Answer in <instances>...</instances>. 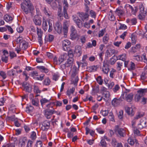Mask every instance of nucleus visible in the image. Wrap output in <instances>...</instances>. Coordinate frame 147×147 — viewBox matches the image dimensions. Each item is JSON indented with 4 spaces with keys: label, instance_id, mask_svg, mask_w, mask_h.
I'll return each instance as SVG.
<instances>
[{
    "label": "nucleus",
    "instance_id": "20e7f679",
    "mask_svg": "<svg viewBox=\"0 0 147 147\" xmlns=\"http://www.w3.org/2000/svg\"><path fill=\"white\" fill-rule=\"evenodd\" d=\"M56 113V111H55L54 109L52 107H51V109H47L45 110V115L47 119H50L52 115Z\"/></svg>",
    "mask_w": 147,
    "mask_h": 147
},
{
    "label": "nucleus",
    "instance_id": "6e6d98bb",
    "mask_svg": "<svg viewBox=\"0 0 147 147\" xmlns=\"http://www.w3.org/2000/svg\"><path fill=\"white\" fill-rule=\"evenodd\" d=\"M16 41L17 44H18L19 43H21V42L22 43L24 41L22 40V37L19 36L16 40Z\"/></svg>",
    "mask_w": 147,
    "mask_h": 147
},
{
    "label": "nucleus",
    "instance_id": "13d9d810",
    "mask_svg": "<svg viewBox=\"0 0 147 147\" xmlns=\"http://www.w3.org/2000/svg\"><path fill=\"white\" fill-rule=\"evenodd\" d=\"M97 66H93L90 67V71L91 72L95 71L97 70Z\"/></svg>",
    "mask_w": 147,
    "mask_h": 147
},
{
    "label": "nucleus",
    "instance_id": "bb28decb",
    "mask_svg": "<svg viewBox=\"0 0 147 147\" xmlns=\"http://www.w3.org/2000/svg\"><path fill=\"white\" fill-rule=\"evenodd\" d=\"M69 21L67 20H65L63 23V30L65 33H67V25L68 24Z\"/></svg>",
    "mask_w": 147,
    "mask_h": 147
},
{
    "label": "nucleus",
    "instance_id": "7ed1b4c3",
    "mask_svg": "<svg viewBox=\"0 0 147 147\" xmlns=\"http://www.w3.org/2000/svg\"><path fill=\"white\" fill-rule=\"evenodd\" d=\"M140 13L138 16L140 20H144L146 15V12L145 11L144 7L142 4L139 5Z\"/></svg>",
    "mask_w": 147,
    "mask_h": 147
},
{
    "label": "nucleus",
    "instance_id": "f03ea898",
    "mask_svg": "<svg viewBox=\"0 0 147 147\" xmlns=\"http://www.w3.org/2000/svg\"><path fill=\"white\" fill-rule=\"evenodd\" d=\"M51 20H46L45 19L43 20L42 26L44 30L46 31L49 27L48 31L51 32L53 30L52 23H51Z\"/></svg>",
    "mask_w": 147,
    "mask_h": 147
},
{
    "label": "nucleus",
    "instance_id": "c756f323",
    "mask_svg": "<svg viewBox=\"0 0 147 147\" xmlns=\"http://www.w3.org/2000/svg\"><path fill=\"white\" fill-rule=\"evenodd\" d=\"M137 48H136V47H131V52L134 53L138 51L139 49L140 48V45L139 44H138L137 45Z\"/></svg>",
    "mask_w": 147,
    "mask_h": 147
},
{
    "label": "nucleus",
    "instance_id": "c85d7f7f",
    "mask_svg": "<svg viewBox=\"0 0 147 147\" xmlns=\"http://www.w3.org/2000/svg\"><path fill=\"white\" fill-rule=\"evenodd\" d=\"M54 38V36L51 34H49L48 36H46L45 38V41L49 42H52Z\"/></svg>",
    "mask_w": 147,
    "mask_h": 147
},
{
    "label": "nucleus",
    "instance_id": "4be33fe9",
    "mask_svg": "<svg viewBox=\"0 0 147 147\" xmlns=\"http://www.w3.org/2000/svg\"><path fill=\"white\" fill-rule=\"evenodd\" d=\"M67 56V55L66 53H65L63 55H61L59 57L57 61V63L60 64L63 62V61L65 60Z\"/></svg>",
    "mask_w": 147,
    "mask_h": 147
},
{
    "label": "nucleus",
    "instance_id": "ea45409f",
    "mask_svg": "<svg viewBox=\"0 0 147 147\" xmlns=\"http://www.w3.org/2000/svg\"><path fill=\"white\" fill-rule=\"evenodd\" d=\"M126 58V55L123 54L122 55L119 56L117 57V59L121 60L124 61L125 60Z\"/></svg>",
    "mask_w": 147,
    "mask_h": 147
},
{
    "label": "nucleus",
    "instance_id": "ddd939ff",
    "mask_svg": "<svg viewBox=\"0 0 147 147\" xmlns=\"http://www.w3.org/2000/svg\"><path fill=\"white\" fill-rule=\"evenodd\" d=\"M33 21L36 25H40L41 23V19L38 15H35L33 19Z\"/></svg>",
    "mask_w": 147,
    "mask_h": 147
},
{
    "label": "nucleus",
    "instance_id": "c03bdc74",
    "mask_svg": "<svg viewBox=\"0 0 147 147\" xmlns=\"http://www.w3.org/2000/svg\"><path fill=\"white\" fill-rule=\"evenodd\" d=\"M97 82L100 85H102L103 83V80L101 76H98L96 79Z\"/></svg>",
    "mask_w": 147,
    "mask_h": 147
},
{
    "label": "nucleus",
    "instance_id": "2f4dec72",
    "mask_svg": "<svg viewBox=\"0 0 147 147\" xmlns=\"http://www.w3.org/2000/svg\"><path fill=\"white\" fill-rule=\"evenodd\" d=\"M133 95L132 93H130L127 95L126 98L125 100L129 102H131L133 98Z\"/></svg>",
    "mask_w": 147,
    "mask_h": 147
},
{
    "label": "nucleus",
    "instance_id": "72a5a7b5",
    "mask_svg": "<svg viewBox=\"0 0 147 147\" xmlns=\"http://www.w3.org/2000/svg\"><path fill=\"white\" fill-rule=\"evenodd\" d=\"M75 90V88L74 87H72L69 90H68L66 92V94L69 97L71 94H73Z\"/></svg>",
    "mask_w": 147,
    "mask_h": 147
},
{
    "label": "nucleus",
    "instance_id": "338daca9",
    "mask_svg": "<svg viewBox=\"0 0 147 147\" xmlns=\"http://www.w3.org/2000/svg\"><path fill=\"white\" fill-rule=\"evenodd\" d=\"M130 22L132 25H135L137 23V19L136 18H133L131 20Z\"/></svg>",
    "mask_w": 147,
    "mask_h": 147
},
{
    "label": "nucleus",
    "instance_id": "393cba45",
    "mask_svg": "<svg viewBox=\"0 0 147 147\" xmlns=\"http://www.w3.org/2000/svg\"><path fill=\"white\" fill-rule=\"evenodd\" d=\"M129 71L134 70L135 68V65L132 62H130L127 67Z\"/></svg>",
    "mask_w": 147,
    "mask_h": 147
},
{
    "label": "nucleus",
    "instance_id": "e433bc0d",
    "mask_svg": "<svg viewBox=\"0 0 147 147\" xmlns=\"http://www.w3.org/2000/svg\"><path fill=\"white\" fill-rule=\"evenodd\" d=\"M63 10H67L68 7V4L67 0H63Z\"/></svg>",
    "mask_w": 147,
    "mask_h": 147
},
{
    "label": "nucleus",
    "instance_id": "5fc2aeb1",
    "mask_svg": "<svg viewBox=\"0 0 147 147\" xmlns=\"http://www.w3.org/2000/svg\"><path fill=\"white\" fill-rule=\"evenodd\" d=\"M109 38L107 35H105L103 38V42L105 44H107Z\"/></svg>",
    "mask_w": 147,
    "mask_h": 147
},
{
    "label": "nucleus",
    "instance_id": "39448f33",
    "mask_svg": "<svg viewBox=\"0 0 147 147\" xmlns=\"http://www.w3.org/2000/svg\"><path fill=\"white\" fill-rule=\"evenodd\" d=\"M115 132L117 131L118 134L120 137H124L126 135L125 131L123 128L118 127V125H116L115 127Z\"/></svg>",
    "mask_w": 147,
    "mask_h": 147
},
{
    "label": "nucleus",
    "instance_id": "0e129e2a",
    "mask_svg": "<svg viewBox=\"0 0 147 147\" xmlns=\"http://www.w3.org/2000/svg\"><path fill=\"white\" fill-rule=\"evenodd\" d=\"M17 30L18 32L21 33L22 32L23 30V28L22 26H19L17 28Z\"/></svg>",
    "mask_w": 147,
    "mask_h": 147
},
{
    "label": "nucleus",
    "instance_id": "4d7b16f0",
    "mask_svg": "<svg viewBox=\"0 0 147 147\" xmlns=\"http://www.w3.org/2000/svg\"><path fill=\"white\" fill-rule=\"evenodd\" d=\"M133 59H134L136 60L137 61H140L141 60V57L139 55L134 56Z\"/></svg>",
    "mask_w": 147,
    "mask_h": 147
},
{
    "label": "nucleus",
    "instance_id": "58836bf2",
    "mask_svg": "<svg viewBox=\"0 0 147 147\" xmlns=\"http://www.w3.org/2000/svg\"><path fill=\"white\" fill-rule=\"evenodd\" d=\"M144 115V113L143 112H139L137 113V115L134 117V119H137L143 117Z\"/></svg>",
    "mask_w": 147,
    "mask_h": 147
},
{
    "label": "nucleus",
    "instance_id": "49530a36",
    "mask_svg": "<svg viewBox=\"0 0 147 147\" xmlns=\"http://www.w3.org/2000/svg\"><path fill=\"white\" fill-rule=\"evenodd\" d=\"M33 109V107L31 106H27L26 107V111L27 113H29L30 111H32Z\"/></svg>",
    "mask_w": 147,
    "mask_h": 147
},
{
    "label": "nucleus",
    "instance_id": "f3484780",
    "mask_svg": "<svg viewBox=\"0 0 147 147\" xmlns=\"http://www.w3.org/2000/svg\"><path fill=\"white\" fill-rule=\"evenodd\" d=\"M141 126L142 127H145L147 126V121L145 118H143L140 120V123L138 125L139 128H141Z\"/></svg>",
    "mask_w": 147,
    "mask_h": 147
},
{
    "label": "nucleus",
    "instance_id": "a19ab883",
    "mask_svg": "<svg viewBox=\"0 0 147 147\" xmlns=\"http://www.w3.org/2000/svg\"><path fill=\"white\" fill-rule=\"evenodd\" d=\"M147 78V71H144L142 72L141 75V79L144 80Z\"/></svg>",
    "mask_w": 147,
    "mask_h": 147
},
{
    "label": "nucleus",
    "instance_id": "2eb2a0df",
    "mask_svg": "<svg viewBox=\"0 0 147 147\" xmlns=\"http://www.w3.org/2000/svg\"><path fill=\"white\" fill-rule=\"evenodd\" d=\"M54 28L57 32L59 34L61 32L62 26L61 24L58 22H57L54 26Z\"/></svg>",
    "mask_w": 147,
    "mask_h": 147
},
{
    "label": "nucleus",
    "instance_id": "a211bd4d",
    "mask_svg": "<svg viewBox=\"0 0 147 147\" xmlns=\"http://www.w3.org/2000/svg\"><path fill=\"white\" fill-rule=\"evenodd\" d=\"M43 10L46 15L50 18H52V13L48 8L44 7Z\"/></svg>",
    "mask_w": 147,
    "mask_h": 147
},
{
    "label": "nucleus",
    "instance_id": "4c0bfd02",
    "mask_svg": "<svg viewBox=\"0 0 147 147\" xmlns=\"http://www.w3.org/2000/svg\"><path fill=\"white\" fill-rule=\"evenodd\" d=\"M103 94L104 95V96L106 98V99H105V98H103L105 100H106V99L108 98L110 96V93L108 91L103 92Z\"/></svg>",
    "mask_w": 147,
    "mask_h": 147
},
{
    "label": "nucleus",
    "instance_id": "69168bd1",
    "mask_svg": "<svg viewBox=\"0 0 147 147\" xmlns=\"http://www.w3.org/2000/svg\"><path fill=\"white\" fill-rule=\"evenodd\" d=\"M116 13L119 16L122 15L123 13L122 10L118 9H116Z\"/></svg>",
    "mask_w": 147,
    "mask_h": 147
},
{
    "label": "nucleus",
    "instance_id": "052dcab7",
    "mask_svg": "<svg viewBox=\"0 0 147 147\" xmlns=\"http://www.w3.org/2000/svg\"><path fill=\"white\" fill-rule=\"evenodd\" d=\"M8 56L2 55L1 58L2 61L6 63H7L8 61Z\"/></svg>",
    "mask_w": 147,
    "mask_h": 147
},
{
    "label": "nucleus",
    "instance_id": "f8f14e48",
    "mask_svg": "<svg viewBox=\"0 0 147 147\" xmlns=\"http://www.w3.org/2000/svg\"><path fill=\"white\" fill-rule=\"evenodd\" d=\"M73 17L74 21L78 27L80 28H81L82 26V22L77 16H73Z\"/></svg>",
    "mask_w": 147,
    "mask_h": 147
},
{
    "label": "nucleus",
    "instance_id": "b1692460",
    "mask_svg": "<svg viewBox=\"0 0 147 147\" xmlns=\"http://www.w3.org/2000/svg\"><path fill=\"white\" fill-rule=\"evenodd\" d=\"M128 143L131 145L133 146L135 143H137L138 141L135 139L129 137L127 140Z\"/></svg>",
    "mask_w": 147,
    "mask_h": 147
},
{
    "label": "nucleus",
    "instance_id": "a18cd8bd",
    "mask_svg": "<svg viewBox=\"0 0 147 147\" xmlns=\"http://www.w3.org/2000/svg\"><path fill=\"white\" fill-rule=\"evenodd\" d=\"M74 70L73 71L72 73V76L73 77H74L76 76L77 74V71L78 70V69L76 67H73Z\"/></svg>",
    "mask_w": 147,
    "mask_h": 147
},
{
    "label": "nucleus",
    "instance_id": "cd10ccee",
    "mask_svg": "<svg viewBox=\"0 0 147 147\" xmlns=\"http://www.w3.org/2000/svg\"><path fill=\"white\" fill-rule=\"evenodd\" d=\"M77 63L79 67L81 65L82 67H84L87 66V62L86 60H82L80 62L79 61H77Z\"/></svg>",
    "mask_w": 147,
    "mask_h": 147
},
{
    "label": "nucleus",
    "instance_id": "473e14b6",
    "mask_svg": "<svg viewBox=\"0 0 147 147\" xmlns=\"http://www.w3.org/2000/svg\"><path fill=\"white\" fill-rule=\"evenodd\" d=\"M37 68L40 70L41 71L44 72L45 73H47L48 72V69L43 66H39L37 67Z\"/></svg>",
    "mask_w": 147,
    "mask_h": 147
},
{
    "label": "nucleus",
    "instance_id": "603ef678",
    "mask_svg": "<svg viewBox=\"0 0 147 147\" xmlns=\"http://www.w3.org/2000/svg\"><path fill=\"white\" fill-rule=\"evenodd\" d=\"M117 69L119 70H120L121 69V67L122 66L123 63L121 62H118L117 63Z\"/></svg>",
    "mask_w": 147,
    "mask_h": 147
},
{
    "label": "nucleus",
    "instance_id": "6e6552de",
    "mask_svg": "<svg viewBox=\"0 0 147 147\" xmlns=\"http://www.w3.org/2000/svg\"><path fill=\"white\" fill-rule=\"evenodd\" d=\"M109 67V66L107 61H104L103 62L102 71L104 74H107L108 73L110 70Z\"/></svg>",
    "mask_w": 147,
    "mask_h": 147
},
{
    "label": "nucleus",
    "instance_id": "4468645a",
    "mask_svg": "<svg viewBox=\"0 0 147 147\" xmlns=\"http://www.w3.org/2000/svg\"><path fill=\"white\" fill-rule=\"evenodd\" d=\"M122 100L121 98H115L112 101V105L114 107L117 106L119 105Z\"/></svg>",
    "mask_w": 147,
    "mask_h": 147
},
{
    "label": "nucleus",
    "instance_id": "9d476101",
    "mask_svg": "<svg viewBox=\"0 0 147 147\" xmlns=\"http://www.w3.org/2000/svg\"><path fill=\"white\" fill-rule=\"evenodd\" d=\"M22 86L24 88V90L27 92L29 93L31 92L32 87L31 85L26 82H24L22 83Z\"/></svg>",
    "mask_w": 147,
    "mask_h": 147
},
{
    "label": "nucleus",
    "instance_id": "37998d69",
    "mask_svg": "<svg viewBox=\"0 0 147 147\" xmlns=\"http://www.w3.org/2000/svg\"><path fill=\"white\" fill-rule=\"evenodd\" d=\"M50 83V80L48 78H47L45 79V80L44 81L43 84L44 85H45L48 86L49 85Z\"/></svg>",
    "mask_w": 147,
    "mask_h": 147
},
{
    "label": "nucleus",
    "instance_id": "09e8293b",
    "mask_svg": "<svg viewBox=\"0 0 147 147\" xmlns=\"http://www.w3.org/2000/svg\"><path fill=\"white\" fill-rule=\"evenodd\" d=\"M68 55L69 58H73L74 56L73 52L72 49H70L68 52Z\"/></svg>",
    "mask_w": 147,
    "mask_h": 147
},
{
    "label": "nucleus",
    "instance_id": "a878e982",
    "mask_svg": "<svg viewBox=\"0 0 147 147\" xmlns=\"http://www.w3.org/2000/svg\"><path fill=\"white\" fill-rule=\"evenodd\" d=\"M125 111L127 113L131 116H132L134 114V113L132 108L127 107L125 108Z\"/></svg>",
    "mask_w": 147,
    "mask_h": 147
},
{
    "label": "nucleus",
    "instance_id": "1a4fd4ad",
    "mask_svg": "<svg viewBox=\"0 0 147 147\" xmlns=\"http://www.w3.org/2000/svg\"><path fill=\"white\" fill-rule=\"evenodd\" d=\"M50 122L48 121H44L42 124L41 129L43 131H47L50 127Z\"/></svg>",
    "mask_w": 147,
    "mask_h": 147
},
{
    "label": "nucleus",
    "instance_id": "3c124183",
    "mask_svg": "<svg viewBox=\"0 0 147 147\" xmlns=\"http://www.w3.org/2000/svg\"><path fill=\"white\" fill-rule=\"evenodd\" d=\"M120 88V87L118 85H115V87L112 89L113 91L114 92H116Z\"/></svg>",
    "mask_w": 147,
    "mask_h": 147
},
{
    "label": "nucleus",
    "instance_id": "423d86ee",
    "mask_svg": "<svg viewBox=\"0 0 147 147\" xmlns=\"http://www.w3.org/2000/svg\"><path fill=\"white\" fill-rule=\"evenodd\" d=\"M145 89H140L137 91V93L135 96L136 100L139 101L140 98L144 96V93L146 92Z\"/></svg>",
    "mask_w": 147,
    "mask_h": 147
},
{
    "label": "nucleus",
    "instance_id": "c9c22d12",
    "mask_svg": "<svg viewBox=\"0 0 147 147\" xmlns=\"http://www.w3.org/2000/svg\"><path fill=\"white\" fill-rule=\"evenodd\" d=\"M127 7L129 9H130L132 13H135L136 11L137 8L136 7H135V9H134L129 4L127 5Z\"/></svg>",
    "mask_w": 147,
    "mask_h": 147
},
{
    "label": "nucleus",
    "instance_id": "de8ad7c7",
    "mask_svg": "<svg viewBox=\"0 0 147 147\" xmlns=\"http://www.w3.org/2000/svg\"><path fill=\"white\" fill-rule=\"evenodd\" d=\"M58 19L60 20H62L63 19V16L62 14L61 13V11H58Z\"/></svg>",
    "mask_w": 147,
    "mask_h": 147
},
{
    "label": "nucleus",
    "instance_id": "0eeeda50",
    "mask_svg": "<svg viewBox=\"0 0 147 147\" xmlns=\"http://www.w3.org/2000/svg\"><path fill=\"white\" fill-rule=\"evenodd\" d=\"M37 34L38 36V41L40 45H42L43 44V41L42 36L43 35V32L41 29L37 27Z\"/></svg>",
    "mask_w": 147,
    "mask_h": 147
},
{
    "label": "nucleus",
    "instance_id": "9b49d317",
    "mask_svg": "<svg viewBox=\"0 0 147 147\" xmlns=\"http://www.w3.org/2000/svg\"><path fill=\"white\" fill-rule=\"evenodd\" d=\"M62 44L63 49L65 51H67L68 49L69 48L70 42L69 40L66 39L62 41Z\"/></svg>",
    "mask_w": 147,
    "mask_h": 147
},
{
    "label": "nucleus",
    "instance_id": "680f3d73",
    "mask_svg": "<svg viewBox=\"0 0 147 147\" xmlns=\"http://www.w3.org/2000/svg\"><path fill=\"white\" fill-rule=\"evenodd\" d=\"M49 100L45 98L42 99L40 101L41 104L42 106L45 103L47 102Z\"/></svg>",
    "mask_w": 147,
    "mask_h": 147
},
{
    "label": "nucleus",
    "instance_id": "79ce46f5",
    "mask_svg": "<svg viewBox=\"0 0 147 147\" xmlns=\"http://www.w3.org/2000/svg\"><path fill=\"white\" fill-rule=\"evenodd\" d=\"M117 60V59L115 58V56L114 55L110 59V61L111 64V65L114 64Z\"/></svg>",
    "mask_w": 147,
    "mask_h": 147
},
{
    "label": "nucleus",
    "instance_id": "774afa93",
    "mask_svg": "<svg viewBox=\"0 0 147 147\" xmlns=\"http://www.w3.org/2000/svg\"><path fill=\"white\" fill-rule=\"evenodd\" d=\"M42 146V142L40 141H38L37 142L36 144V147H41Z\"/></svg>",
    "mask_w": 147,
    "mask_h": 147
},
{
    "label": "nucleus",
    "instance_id": "6ab92c4d",
    "mask_svg": "<svg viewBox=\"0 0 147 147\" xmlns=\"http://www.w3.org/2000/svg\"><path fill=\"white\" fill-rule=\"evenodd\" d=\"M81 47L78 46L76 45L75 47L74 52L77 53L78 56H80L82 54V51Z\"/></svg>",
    "mask_w": 147,
    "mask_h": 147
},
{
    "label": "nucleus",
    "instance_id": "f704fd0d",
    "mask_svg": "<svg viewBox=\"0 0 147 147\" xmlns=\"http://www.w3.org/2000/svg\"><path fill=\"white\" fill-rule=\"evenodd\" d=\"M4 19L6 22H8L12 20V18L10 15L7 14L4 16Z\"/></svg>",
    "mask_w": 147,
    "mask_h": 147
},
{
    "label": "nucleus",
    "instance_id": "f257e3e1",
    "mask_svg": "<svg viewBox=\"0 0 147 147\" xmlns=\"http://www.w3.org/2000/svg\"><path fill=\"white\" fill-rule=\"evenodd\" d=\"M22 11L25 13L27 14L31 12L34 9V7L30 0H25L21 4Z\"/></svg>",
    "mask_w": 147,
    "mask_h": 147
},
{
    "label": "nucleus",
    "instance_id": "5701e85b",
    "mask_svg": "<svg viewBox=\"0 0 147 147\" xmlns=\"http://www.w3.org/2000/svg\"><path fill=\"white\" fill-rule=\"evenodd\" d=\"M26 137L23 138L20 140L19 145L20 147H24L26 142Z\"/></svg>",
    "mask_w": 147,
    "mask_h": 147
},
{
    "label": "nucleus",
    "instance_id": "dca6fc26",
    "mask_svg": "<svg viewBox=\"0 0 147 147\" xmlns=\"http://www.w3.org/2000/svg\"><path fill=\"white\" fill-rule=\"evenodd\" d=\"M16 71L15 70L12 69L8 71L7 72V74L8 76L11 77L13 78L15 76L17 75Z\"/></svg>",
    "mask_w": 147,
    "mask_h": 147
},
{
    "label": "nucleus",
    "instance_id": "412c9836",
    "mask_svg": "<svg viewBox=\"0 0 147 147\" xmlns=\"http://www.w3.org/2000/svg\"><path fill=\"white\" fill-rule=\"evenodd\" d=\"M115 53V50L113 49H108L107 50L106 52V56L108 58L111 56Z\"/></svg>",
    "mask_w": 147,
    "mask_h": 147
},
{
    "label": "nucleus",
    "instance_id": "bf43d9fd",
    "mask_svg": "<svg viewBox=\"0 0 147 147\" xmlns=\"http://www.w3.org/2000/svg\"><path fill=\"white\" fill-rule=\"evenodd\" d=\"M118 117L119 119H122L123 117V110H120L118 114Z\"/></svg>",
    "mask_w": 147,
    "mask_h": 147
},
{
    "label": "nucleus",
    "instance_id": "7c9ffc66",
    "mask_svg": "<svg viewBox=\"0 0 147 147\" xmlns=\"http://www.w3.org/2000/svg\"><path fill=\"white\" fill-rule=\"evenodd\" d=\"M79 17L81 18L82 20L84 21L87 19L88 17V15L86 13H81L79 15Z\"/></svg>",
    "mask_w": 147,
    "mask_h": 147
},
{
    "label": "nucleus",
    "instance_id": "aec40b11",
    "mask_svg": "<svg viewBox=\"0 0 147 147\" xmlns=\"http://www.w3.org/2000/svg\"><path fill=\"white\" fill-rule=\"evenodd\" d=\"M73 61V58H68L67 59L66 62L65 63L66 67H71L72 66Z\"/></svg>",
    "mask_w": 147,
    "mask_h": 147
},
{
    "label": "nucleus",
    "instance_id": "8fccbe9b",
    "mask_svg": "<svg viewBox=\"0 0 147 147\" xmlns=\"http://www.w3.org/2000/svg\"><path fill=\"white\" fill-rule=\"evenodd\" d=\"M141 58V60H142L144 63H147V59L146 57V54L145 53L143 54Z\"/></svg>",
    "mask_w": 147,
    "mask_h": 147
},
{
    "label": "nucleus",
    "instance_id": "864d4df0",
    "mask_svg": "<svg viewBox=\"0 0 147 147\" xmlns=\"http://www.w3.org/2000/svg\"><path fill=\"white\" fill-rule=\"evenodd\" d=\"M34 91L35 92L38 93H40L41 92L40 90L38 88V86L34 85Z\"/></svg>",
    "mask_w": 147,
    "mask_h": 147
},
{
    "label": "nucleus",
    "instance_id": "e2e57ef3",
    "mask_svg": "<svg viewBox=\"0 0 147 147\" xmlns=\"http://www.w3.org/2000/svg\"><path fill=\"white\" fill-rule=\"evenodd\" d=\"M100 143L101 146H102L103 147H106V143L104 139H102L101 140Z\"/></svg>",
    "mask_w": 147,
    "mask_h": 147
}]
</instances>
